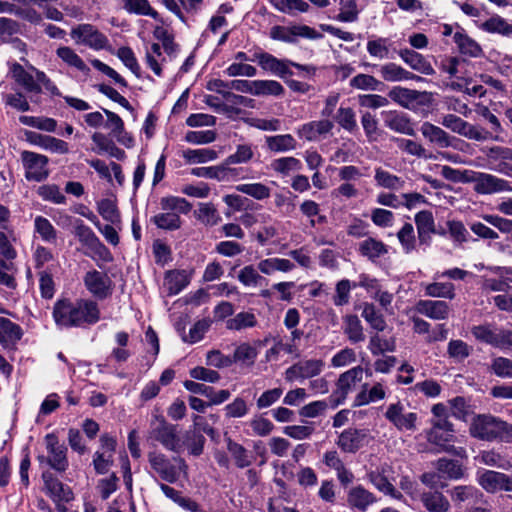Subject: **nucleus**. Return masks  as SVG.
<instances>
[{
  "mask_svg": "<svg viewBox=\"0 0 512 512\" xmlns=\"http://www.w3.org/2000/svg\"><path fill=\"white\" fill-rule=\"evenodd\" d=\"M52 314L60 328H84L96 324L101 318L98 304L90 299H59Z\"/></svg>",
  "mask_w": 512,
  "mask_h": 512,
  "instance_id": "1",
  "label": "nucleus"
},
{
  "mask_svg": "<svg viewBox=\"0 0 512 512\" xmlns=\"http://www.w3.org/2000/svg\"><path fill=\"white\" fill-rule=\"evenodd\" d=\"M470 435L487 442L512 443V424L492 414H478L469 426Z\"/></svg>",
  "mask_w": 512,
  "mask_h": 512,
  "instance_id": "2",
  "label": "nucleus"
},
{
  "mask_svg": "<svg viewBox=\"0 0 512 512\" xmlns=\"http://www.w3.org/2000/svg\"><path fill=\"white\" fill-rule=\"evenodd\" d=\"M148 462L152 470L163 480L168 483H175L181 473L186 474L187 464L180 457L173 458V462L161 452H149Z\"/></svg>",
  "mask_w": 512,
  "mask_h": 512,
  "instance_id": "3",
  "label": "nucleus"
},
{
  "mask_svg": "<svg viewBox=\"0 0 512 512\" xmlns=\"http://www.w3.org/2000/svg\"><path fill=\"white\" fill-rule=\"evenodd\" d=\"M149 437L159 442L166 450L175 453L181 452L184 446L177 425L167 422L163 417H156L151 423Z\"/></svg>",
  "mask_w": 512,
  "mask_h": 512,
  "instance_id": "4",
  "label": "nucleus"
},
{
  "mask_svg": "<svg viewBox=\"0 0 512 512\" xmlns=\"http://www.w3.org/2000/svg\"><path fill=\"white\" fill-rule=\"evenodd\" d=\"M471 333L481 343L499 349L512 348V330L499 328L492 323H485L473 326Z\"/></svg>",
  "mask_w": 512,
  "mask_h": 512,
  "instance_id": "5",
  "label": "nucleus"
},
{
  "mask_svg": "<svg viewBox=\"0 0 512 512\" xmlns=\"http://www.w3.org/2000/svg\"><path fill=\"white\" fill-rule=\"evenodd\" d=\"M384 417L400 432L417 429V413L408 411L401 401L388 404Z\"/></svg>",
  "mask_w": 512,
  "mask_h": 512,
  "instance_id": "6",
  "label": "nucleus"
},
{
  "mask_svg": "<svg viewBox=\"0 0 512 512\" xmlns=\"http://www.w3.org/2000/svg\"><path fill=\"white\" fill-rule=\"evenodd\" d=\"M70 35L77 44L88 46L96 51L106 49L109 45L107 36L92 24H79L73 27Z\"/></svg>",
  "mask_w": 512,
  "mask_h": 512,
  "instance_id": "7",
  "label": "nucleus"
},
{
  "mask_svg": "<svg viewBox=\"0 0 512 512\" xmlns=\"http://www.w3.org/2000/svg\"><path fill=\"white\" fill-rule=\"evenodd\" d=\"M388 97L398 105L406 109L417 106H425L431 102V94L426 91H418L401 86H394L388 92Z\"/></svg>",
  "mask_w": 512,
  "mask_h": 512,
  "instance_id": "8",
  "label": "nucleus"
},
{
  "mask_svg": "<svg viewBox=\"0 0 512 512\" xmlns=\"http://www.w3.org/2000/svg\"><path fill=\"white\" fill-rule=\"evenodd\" d=\"M251 62H257L263 71L271 73L281 79H286L288 76L293 75L290 69V64H292L291 60L279 59L262 50L254 52Z\"/></svg>",
  "mask_w": 512,
  "mask_h": 512,
  "instance_id": "9",
  "label": "nucleus"
},
{
  "mask_svg": "<svg viewBox=\"0 0 512 512\" xmlns=\"http://www.w3.org/2000/svg\"><path fill=\"white\" fill-rule=\"evenodd\" d=\"M364 369L361 366L353 367L342 373L336 383V389L331 395V401L336 407L344 402L347 395L354 390L363 379Z\"/></svg>",
  "mask_w": 512,
  "mask_h": 512,
  "instance_id": "10",
  "label": "nucleus"
},
{
  "mask_svg": "<svg viewBox=\"0 0 512 512\" xmlns=\"http://www.w3.org/2000/svg\"><path fill=\"white\" fill-rule=\"evenodd\" d=\"M21 160L25 169V178L28 181L40 182L49 175L48 158L45 155L31 151H23Z\"/></svg>",
  "mask_w": 512,
  "mask_h": 512,
  "instance_id": "11",
  "label": "nucleus"
},
{
  "mask_svg": "<svg viewBox=\"0 0 512 512\" xmlns=\"http://www.w3.org/2000/svg\"><path fill=\"white\" fill-rule=\"evenodd\" d=\"M47 450L46 461L49 466L59 472H64L68 468L67 448L61 444L54 433H49L44 438Z\"/></svg>",
  "mask_w": 512,
  "mask_h": 512,
  "instance_id": "12",
  "label": "nucleus"
},
{
  "mask_svg": "<svg viewBox=\"0 0 512 512\" xmlns=\"http://www.w3.org/2000/svg\"><path fill=\"white\" fill-rule=\"evenodd\" d=\"M477 482L488 493L512 492V478L501 472L494 470L479 471Z\"/></svg>",
  "mask_w": 512,
  "mask_h": 512,
  "instance_id": "13",
  "label": "nucleus"
},
{
  "mask_svg": "<svg viewBox=\"0 0 512 512\" xmlns=\"http://www.w3.org/2000/svg\"><path fill=\"white\" fill-rule=\"evenodd\" d=\"M73 233L83 246L92 250L101 258L106 259L107 256H109L108 249L96 236L93 230L89 226L85 225L82 220L75 219Z\"/></svg>",
  "mask_w": 512,
  "mask_h": 512,
  "instance_id": "14",
  "label": "nucleus"
},
{
  "mask_svg": "<svg viewBox=\"0 0 512 512\" xmlns=\"http://www.w3.org/2000/svg\"><path fill=\"white\" fill-rule=\"evenodd\" d=\"M83 281L86 289L97 299H105L112 293V281L106 273L88 271Z\"/></svg>",
  "mask_w": 512,
  "mask_h": 512,
  "instance_id": "15",
  "label": "nucleus"
},
{
  "mask_svg": "<svg viewBox=\"0 0 512 512\" xmlns=\"http://www.w3.org/2000/svg\"><path fill=\"white\" fill-rule=\"evenodd\" d=\"M240 170L229 167L224 163L215 166L196 167L191 170V174L196 177L214 179L219 182H230L240 178Z\"/></svg>",
  "mask_w": 512,
  "mask_h": 512,
  "instance_id": "16",
  "label": "nucleus"
},
{
  "mask_svg": "<svg viewBox=\"0 0 512 512\" xmlns=\"http://www.w3.org/2000/svg\"><path fill=\"white\" fill-rule=\"evenodd\" d=\"M415 311L432 320L441 321L448 319L451 309L443 300H419L415 304Z\"/></svg>",
  "mask_w": 512,
  "mask_h": 512,
  "instance_id": "17",
  "label": "nucleus"
},
{
  "mask_svg": "<svg viewBox=\"0 0 512 512\" xmlns=\"http://www.w3.org/2000/svg\"><path fill=\"white\" fill-rule=\"evenodd\" d=\"M475 190L480 194L512 191L509 182L492 174L478 173L474 178Z\"/></svg>",
  "mask_w": 512,
  "mask_h": 512,
  "instance_id": "18",
  "label": "nucleus"
},
{
  "mask_svg": "<svg viewBox=\"0 0 512 512\" xmlns=\"http://www.w3.org/2000/svg\"><path fill=\"white\" fill-rule=\"evenodd\" d=\"M161 3L179 20L186 22L185 13L196 14L203 5L204 0H160Z\"/></svg>",
  "mask_w": 512,
  "mask_h": 512,
  "instance_id": "19",
  "label": "nucleus"
},
{
  "mask_svg": "<svg viewBox=\"0 0 512 512\" xmlns=\"http://www.w3.org/2000/svg\"><path fill=\"white\" fill-rule=\"evenodd\" d=\"M453 434L445 433L443 431H436V429H430L427 433V440L429 443L439 447L438 452L452 453L461 458L466 457V450L462 447H455L449 443L452 441Z\"/></svg>",
  "mask_w": 512,
  "mask_h": 512,
  "instance_id": "20",
  "label": "nucleus"
},
{
  "mask_svg": "<svg viewBox=\"0 0 512 512\" xmlns=\"http://www.w3.org/2000/svg\"><path fill=\"white\" fill-rule=\"evenodd\" d=\"M365 438L364 430L348 428L339 435L337 445L345 453H356L363 446Z\"/></svg>",
  "mask_w": 512,
  "mask_h": 512,
  "instance_id": "21",
  "label": "nucleus"
},
{
  "mask_svg": "<svg viewBox=\"0 0 512 512\" xmlns=\"http://www.w3.org/2000/svg\"><path fill=\"white\" fill-rule=\"evenodd\" d=\"M26 135L31 143L52 153L66 154L69 151L68 144L61 139L34 132H27Z\"/></svg>",
  "mask_w": 512,
  "mask_h": 512,
  "instance_id": "22",
  "label": "nucleus"
},
{
  "mask_svg": "<svg viewBox=\"0 0 512 512\" xmlns=\"http://www.w3.org/2000/svg\"><path fill=\"white\" fill-rule=\"evenodd\" d=\"M382 116L385 126L389 129L409 136L415 134L414 128L405 114L397 111H385L382 112Z\"/></svg>",
  "mask_w": 512,
  "mask_h": 512,
  "instance_id": "23",
  "label": "nucleus"
},
{
  "mask_svg": "<svg viewBox=\"0 0 512 512\" xmlns=\"http://www.w3.org/2000/svg\"><path fill=\"white\" fill-rule=\"evenodd\" d=\"M415 224L418 233V240L421 244L429 245L431 235L436 232L435 221L432 212L423 210L418 212L415 217Z\"/></svg>",
  "mask_w": 512,
  "mask_h": 512,
  "instance_id": "24",
  "label": "nucleus"
},
{
  "mask_svg": "<svg viewBox=\"0 0 512 512\" xmlns=\"http://www.w3.org/2000/svg\"><path fill=\"white\" fill-rule=\"evenodd\" d=\"M122 8L128 14L150 17L163 23L161 15L152 7L149 0H122Z\"/></svg>",
  "mask_w": 512,
  "mask_h": 512,
  "instance_id": "25",
  "label": "nucleus"
},
{
  "mask_svg": "<svg viewBox=\"0 0 512 512\" xmlns=\"http://www.w3.org/2000/svg\"><path fill=\"white\" fill-rule=\"evenodd\" d=\"M450 497L456 506L462 503L478 504L482 502L484 495L475 486L472 485H458L450 491Z\"/></svg>",
  "mask_w": 512,
  "mask_h": 512,
  "instance_id": "26",
  "label": "nucleus"
},
{
  "mask_svg": "<svg viewBox=\"0 0 512 512\" xmlns=\"http://www.w3.org/2000/svg\"><path fill=\"white\" fill-rule=\"evenodd\" d=\"M381 78L387 82H402L409 80H422L421 77L409 72L402 66L389 62L379 68Z\"/></svg>",
  "mask_w": 512,
  "mask_h": 512,
  "instance_id": "27",
  "label": "nucleus"
},
{
  "mask_svg": "<svg viewBox=\"0 0 512 512\" xmlns=\"http://www.w3.org/2000/svg\"><path fill=\"white\" fill-rule=\"evenodd\" d=\"M10 73L16 83L21 85L27 92L39 93L41 87L34 79V73L26 70L22 65L14 62L10 65Z\"/></svg>",
  "mask_w": 512,
  "mask_h": 512,
  "instance_id": "28",
  "label": "nucleus"
},
{
  "mask_svg": "<svg viewBox=\"0 0 512 512\" xmlns=\"http://www.w3.org/2000/svg\"><path fill=\"white\" fill-rule=\"evenodd\" d=\"M21 327L5 317H0V344L4 348H13L21 339Z\"/></svg>",
  "mask_w": 512,
  "mask_h": 512,
  "instance_id": "29",
  "label": "nucleus"
},
{
  "mask_svg": "<svg viewBox=\"0 0 512 512\" xmlns=\"http://www.w3.org/2000/svg\"><path fill=\"white\" fill-rule=\"evenodd\" d=\"M333 127V122L328 119L311 121L301 126L299 135L308 141H316L330 133Z\"/></svg>",
  "mask_w": 512,
  "mask_h": 512,
  "instance_id": "30",
  "label": "nucleus"
},
{
  "mask_svg": "<svg viewBox=\"0 0 512 512\" xmlns=\"http://www.w3.org/2000/svg\"><path fill=\"white\" fill-rule=\"evenodd\" d=\"M399 55L415 71L424 75H433L435 73L431 63L420 53L410 49H403L399 52Z\"/></svg>",
  "mask_w": 512,
  "mask_h": 512,
  "instance_id": "31",
  "label": "nucleus"
},
{
  "mask_svg": "<svg viewBox=\"0 0 512 512\" xmlns=\"http://www.w3.org/2000/svg\"><path fill=\"white\" fill-rule=\"evenodd\" d=\"M295 268L293 262L286 258L270 257L258 262V270L263 275H272L276 272L288 273Z\"/></svg>",
  "mask_w": 512,
  "mask_h": 512,
  "instance_id": "32",
  "label": "nucleus"
},
{
  "mask_svg": "<svg viewBox=\"0 0 512 512\" xmlns=\"http://www.w3.org/2000/svg\"><path fill=\"white\" fill-rule=\"evenodd\" d=\"M375 501V496L361 485L352 487L347 494L349 506L361 511L366 510L367 507Z\"/></svg>",
  "mask_w": 512,
  "mask_h": 512,
  "instance_id": "33",
  "label": "nucleus"
},
{
  "mask_svg": "<svg viewBox=\"0 0 512 512\" xmlns=\"http://www.w3.org/2000/svg\"><path fill=\"white\" fill-rule=\"evenodd\" d=\"M453 40L461 54L473 58H478L483 55L481 46L463 30L456 31L453 34Z\"/></svg>",
  "mask_w": 512,
  "mask_h": 512,
  "instance_id": "34",
  "label": "nucleus"
},
{
  "mask_svg": "<svg viewBox=\"0 0 512 512\" xmlns=\"http://www.w3.org/2000/svg\"><path fill=\"white\" fill-rule=\"evenodd\" d=\"M422 135L431 143L437 145L440 148H448L450 143V136L442 128L433 125L429 122H424L420 128Z\"/></svg>",
  "mask_w": 512,
  "mask_h": 512,
  "instance_id": "35",
  "label": "nucleus"
},
{
  "mask_svg": "<svg viewBox=\"0 0 512 512\" xmlns=\"http://www.w3.org/2000/svg\"><path fill=\"white\" fill-rule=\"evenodd\" d=\"M267 149L274 153H284L295 150L297 141L291 134H280L265 137Z\"/></svg>",
  "mask_w": 512,
  "mask_h": 512,
  "instance_id": "36",
  "label": "nucleus"
},
{
  "mask_svg": "<svg viewBox=\"0 0 512 512\" xmlns=\"http://www.w3.org/2000/svg\"><path fill=\"white\" fill-rule=\"evenodd\" d=\"M56 55L67 66L75 68L83 74L87 75L90 72V69L84 60L71 47L60 46L56 50Z\"/></svg>",
  "mask_w": 512,
  "mask_h": 512,
  "instance_id": "37",
  "label": "nucleus"
},
{
  "mask_svg": "<svg viewBox=\"0 0 512 512\" xmlns=\"http://www.w3.org/2000/svg\"><path fill=\"white\" fill-rule=\"evenodd\" d=\"M374 171L376 186L388 190H400L404 187L405 181L397 175L390 173L382 167H376Z\"/></svg>",
  "mask_w": 512,
  "mask_h": 512,
  "instance_id": "38",
  "label": "nucleus"
},
{
  "mask_svg": "<svg viewBox=\"0 0 512 512\" xmlns=\"http://www.w3.org/2000/svg\"><path fill=\"white\" fill-rule=\"evenodd\" d=\"M479 28L491 34H499L506 37L512 35V24L499 15H493L481 23Z\"/></svg>",
  "mask_w": 512,
  "mask_h": 512,
  "instance_id": "39",
  "label": "nucleus"
},
{
  "mask_svg": "<svg viewBox=\"0 0 512 512\" xmlns=\"http://www.w3.org/2000/svg\"><path fill=\"white\" fill-rule=\"evenodd\" d=\"M258 321L254 313L250 311H241L229 318L225 322V326L230 331H242L248 328H254Z\"/></svg>",
  "mask_w": 512,
  "mask_h": 512,
  "instance_id": "40",
  "label": "nucleus"
},
{
  "mask_svg": "<svg viewBox=\"0 0 512 512\" xmlns=\"http://www.w3.org/2000/svg\"><path fill=\"white\" fill-rule=\"evenodd\" d=\"M43 479L45 487L55 501L68 502L73 498L71 490L69 488H65L64 485L59 480L54 479L51 474L44 473Z\"/></svg>",
  "mask_w": 512,
  "mask_h": 512,
  "instance_id": "41",
  "label": "nucleus"
},
{
  "mask_svg": "<svg viewBox=\"0 0 512 512\" xmlns=\"http://www.w3.org/2000/svg\"><path fill=\"white\" fill-rule=\"evenodd\" d=\"M421 501L429 512H447L450 509V502L438 491L423 493Z\"/></svg>",
  "mask_w": 512,
  "mask_h": 512,
  "instance_id": "42",
  "label": "nucleus"
},
{
  "mask_svg": "<svg viewBox=\"0 0 512 512\" xmlns=\"http://www.w3.org/2000/svg\"><path fill=\"white\" fill-rule=\"evenodd\" d=\"M270 168L275 173L287 177L293 172L300 171L302 169V163L293 156H286L274 159L270 164Z\"/></svg>",
  "mask_w": 512,
  "mask_h": 512,
  "instance_id": "43",
  "label": "nucleus"
},
{
  "mask_svg": "<svg viewBox=\"0 0 512 512\" xmlns=\"http://www.w3.org/2000/svg\"><path fill=\"white\" fill-rule=\"evenodd\" d=\"M476 460L483 465L496 467L502 470H509L512 468V462L494 449L481 451L476 457Z\"/></svg>",
  "mask_w": 512,
  "mask_h": 512,
  "instance_id": "44",
  "label": "nucleus"
},
{
  "mask_svg": "<svg viewBox=\"0 0 512 512\" xmlns=\"http://www.w3.org/2000/svg\"><path fill=\"white\" fill-rule=\"evenodd\" d=\"M434 466L446 479L457 480L464 476V469L458 461L440 458L434 463Z\"/></svg>",
  "mask_w": 512,
  "mask_h": 512,
  "instance_id": "45",
  "label": "nucleus"
},
{
  "mask_svg": "<svg viewBox=\"0 0 512 512\" xmlns=\"http://www.w3.org/2000/svg\"><path fill=\"white\" fill-rule=\"evenodd\" d=\"M165 280L169 293L176 295L188 286L191 276L185 270H174L167 272Z\"/></svg>",
  "mask_w": 512,
  "mask_h": 512,
  "instance_id": "46",
  "label": "nucleus"
},
{
  "mask_svg": "<svg viewBox=\"0 0 512 512\" xmlns=\"http://www.w3.org/2000/svg\"><path fill=\"white\" fill-rule=\"evenodd\" d=\"M227 450L231 454L235 465L238 468H246L252 464L253 457L251 453L241 444L233 441L231 438L227 440Z\"/></svg>",
  "mask_w": 512,
  "mask_h": 512,
  "instance_id": "47",
  "label": "nucleus"
},
{
  "mask_svg": "<svg viewBox=\"0 0 512 512\" xmlns=\"http://www.w3.org/2000/svg\"><path fill=\"white\" fill-rule=\"evenodd\" d=\"M145 61L147 66L154 72L158 77L163 76L162 66L166 62V58L163 56L162 47L158 43H153L146 51Z\"/></svg>",
  "mask_w": 512,
  "mask_h": 512,
  "instance_id": "48",
  "label": "nucleus"
},
{
  "mask_svg": "<svg viewBox=\"0 0 512 512\" xmlns=\"http://www.w3.org/2000/svg\"><path fill=\"white\" fill-rule=\"evenodd\" d=\"M344 333L352 343L362 342L365 339L363 326L357 315H346L343 318Z\"/></svg>",
  "mask_w": 512,
  "mask_h": 512,
  "instance_id": "49",
  "label": "nucleus"
},
{
  "mask_svg": "<svg viewBox=\"0 0 512 512\" xmlns=\"http://www.w3.org/2000/svg\"><path fill=\"white\" fill-rule=\"evenodd\" d=\"M359 252L368 259L375 261L385 255L388 250L382 241L375 238H367L360 243Z\"/></svg>",
  "mask_w": 512,
  "mask_h": 512,
  "instance_id": "50",
  "label": "nucleus"
},
{
  "mask_svg": "<svg viewBox=\"0 0 512 512\" xmlns=\"http://www.w3.org/2000/svg\"><path fill=\"white\" fill-rule=\"evenodd\" d=\"M262 273L258 270V266L246 265L244 266L237 275L238 281L245 287H258L266 282V279L261 275Z\"/></svg>",
  "mask_w": 512,
  "mask_h": 512,
  "instance_id": "51",
  "label": "nucleus"
},
{
  "mask_svg": "<svg viewBox=\"0 0 512 512\" xmlns=\"http://www.w3.org/2000/svg\"><path fill=\"white\" fill-rule=\"evenodd\" d=\"M362 317L372 329L378 332L384 331L387 326L382 313L372 303L364 304Z\"/></svg>",
  "mask_w": 512,
  "mask_h": 512,
  "instance_id": "52",
  "label": "nucleus"
},
{
  "mask_svg": "<svg viewBox=\"0 0 512 512\" xmlns=\"http://www.w3.org/2000/svg\"><path fill=\"white\" fill-rule=\"evenodd\" d=\"M425 295L433 298H455V287L450 282H433L424 287Z\"/></svg>",
  "mask_w": 512,
  "mask_h": 512,
  "instance_id": "53",
  "label": "nucleus"
},
{
  "mask_svg": "<svg viewBox=\"0 0 512 512\" xmlns=\"http://www.w3.org/2000/svg\"><path fill=\"white\" fill-rule=\"evenodd\" d=\"M185 161L189 164H202L216 160L218 154L210 148L187 149L182 154Z\"/></svg>",
  "mask_w": 512,
  "mask_h": 512,
  "instance_id": "54",
  "label": "nucleus"
},
{
  "mask_svg": "<svg viewBox=\"0 0 512 512\" xmlns=\"http://www.w3.org/2000/svg\"><path fill=\"white\" fill-rule=\"evenodd\" d=\"M103 112L107 117L106 122L103 123L105 128L108 129L111 132L112 136H114L119 142L127 144L124 139V135H126V132L124 129L123 120L116 113L108 109H103Z\"/></svg>",
  "mask_w": 512,
  "mask_h": 512,
  "instance_id": "55",
  "label": "nucleus"
},
{
  "mask_svg": "<svg viewBox=\"0 0 512 512\" xmlns=\"http://www.w3.org/2000/svg\"><path fill=\"white\" fill-rule=\"evenodd\" d=\"M97 211L110 224L119 225L121 223L119 210L113 200L109 198L100 200L97 203Z\"/></svg>",
  "mask_w": 512,
  "mask_h": 512,
  "instance_id": "56",
  "label": "nucleus"
},
{
  "mask_svg": "<svg viewBox=\"0 0 512 512\" xmlns=\"http://www.w3.org/2000/svg\"><path fill=\"white\" fill-rule=\"evenodd\" d=\"M284 87L276 80H255L254 96H281Z\"/></svg>",
  "mask_w": 512,
  "mask_h": 512,
  "instance_id": "57",
  "label": "nucleus"
},
{
  "mask_svg": "<svg viewBox=\"0 0 512 512\" xmlns=\"http://www.w3.org/2000/svg\"><path fill=\"white\" fill-rule=\"evenodd\" d=\"M235 189L259 201L267 199L271 195V189L260 182L239 184Z\"/></svg>",
  "mask_w": 512,
  "mask_h": 512,
  "instance_id": "58",
  "label": "nucleus"
},
{
  "mask_svg": "<svg viewBox=\"0 0 512 512\" xmlns=\"http://www.w3.org/2000/svg\"><path fill=\"white\" fill-rule=\"evenodd\" d=\"M257 350L249 343H241L238 345L231 357L233 363H242L245 365H253L257 358Z\"/></svg>",
  "mask_w": 512,
  "mask_h": 512,
  "instance_id": "59",
  "label": "nucleus"
},
{
  "mask_svg": "<svg viewBox=\"0 0 512 512\" xmlns=\"http://www.w3.org/2000/svg\"><path fill=\"white\" fill-rule=\"evenodd\" d=\"M161 209L165 212L186 214L191 210V204L184 198L168 196L161 199Z\"/></svg>",
  "mask_w": 512,
  "mask_h": 512,
  "instance_id": "60",
  "label": "nucleus"
},
{
  "mask_svg": "<svg viewBox=\"0 0 512 512\" xmlns=\"http://www.w3.org/2000/svg\"><path fill=\"white\" fill-rule=\"evenodd\" d=\"M151 221L164 230H176L181 226L180 216L176 212H161L152 217Z\"/></svg>",
  "mask_w": 512,
  "mask_h": 512,
  "instance_id": "61",
  "label": "nucleus"
},
{
  "mask_svg": "<svg viewBox=\"0 0 512 512\" xmlns=\"http://www.w3.org/2000/svg\"><path fill=\"white\" fill-rule=\"evenodd\" d=\"M397 238L406 254H409L416 249L417 239L414 227L411 223H405L402 226V228L397 232Z\"/></svg>",
  "mask_w": 512,
  "mask_h": 512,
  "instance_id": "62",
  "label": "nucleus"
},
{
  "mask_svg": "<svg viewBox=\"0 0 512 512\" xmlns=\"http://www.w3.org/2000/svg\"><path fill=\"white\" fill-rule=\"evenodd\" d=\"M390 40L388 38L379 37L376 39L368 40L366 49L370 56L378 59L389 58Z\"/></svg>",
  "mask_w": 512,
  "mask_h": 512,
  "instance_id": "63",
  "label": "nucleus"
},
{
  "mask_svg": "<svg viewBox=\"0 0 512 512\" xmlns=\"http://www.w3.org/2000/svg\"><path fill=\"white\" fill-rule=\"evenodd\" d=\"M337 123L346 131L352 133L357 130L356 114L350 107H340L335 116Z\"/></svg>",
  "mask_w": 512,
  "mask_h": 512,
  "instance_id": "64",
  "label": "nucleus"
}]
</instances>
